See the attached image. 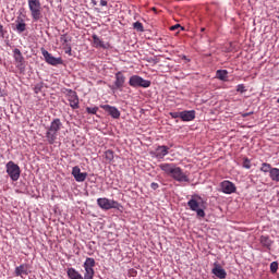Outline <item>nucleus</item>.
I'll list each match as a JSON object with an SVG mask.
<instances>
[{"instance_id": "a878e982", "label": "nucleus", "mask_w": 279, "mask_h": 279, "mask_svg": "<svg viewBox=\"0 0 279 279\" xmlns=\"http://www.w3.org/2000/svg\"><path fill=\"white\" fill-rule=\"evenodd\" d=\"M216 76L218 80H221L222 82H227L228 80V71L226 70H219L216 72Z\"/></svg>"}, {"instance_id": "f704fd0d", "label": "nucleus", "mask_w": 279, "mask_h": 279, "mask_svg": "<svg viewBox=\"0 0 279 279\" xmlns=\"http://www.w3.org/2000/svg\"><path fill=\"white\" fill-rule=\"evenodd\" d=\"M0 38H5V31L3 28V25L0 23Z\"/></svg>"}, {"instance_id": "2eb2a0df", "label": "nucleus", "mask_w": 279, "mask_h": 279, "mask_svg": "<svg viewBox=\"0 0 279 279\" xmlns=\"http://www.w3.org/2000/svg\"><path fill=\"white\" fill-rule=\"evenodd\" d=\"M72 174L77 182H84L87 179L88 173H82L80 166L72 168Z\"/></svg>"}, {"instance_id": "aec40b11", "label": "nucleus", "mask_w": 279, "mask_h": 279, "mask_svg": "<svg viewBox=\"0 0 279 279\" xmlns=\"http://www.w3.org/2000/svg\"><path fill=\"white\" fill-rule=\"evenodd\" d=\"M125 80H126V77L124 76V74H122V72H117V73H116L114 87H116V88H122V87H124Z\"/></svg>"}, {"instance_id": "4468645a", "label": "nucleus", "mask_w": 279, "mask_h": 279, "mask_svg": "<svg viewBox=\"0 0 279 279\" xmlns=\"http://www.w3.org/2000/svg\"><path fill=\"white\" fill-rule=\"evenodd\" d=\"M100 107L112 118L118 119L121 117V112L119 111V109H117V107H113L112 105H100Z\"/></svg>"}, {"instance_id": "423d86ee", "label": "nucleus", "mask_w": 279, "mask_h": 279, "mask_svg": "<svg viewBox=\"0 0 279 279\" xmlns=\"http://www.w3.org/2000/svg\"><path fill=\"white\" fill-rule=\"evenodd\" d=\"M83 266L85 269L83 279H94L96 260L93 257H87Z\"/></svg>"}, {"instance_id": "473e14b6", "label": "nucleus", "mask_w": 279, "mask_h": 279, "mask_svg": "<svg viewBox=\"0 0 279 279\" xmlns=\"http://www.w3.org/2000/svg\"><path fill=\"white\" fill-rule=\"evenodd\" d=\"M88 114H97L98 107H86Z\"/></svg>"}, {"instance_id": "37998d69", "label": "nucleus", "mask_w": 279, "mask_h": 279, "mask_svg": "<svg viewBox=\"0 0 279 279\" xmlns=\"http://www.w3.org/2000/svg\"><path fill=\"white\" fill-rule=\"evenodd\" d=\"M277 104H279V98H278V100H277Z\"/></svg>"}, {"instance_id": "ea45409f", "label": "nucleus", "mask_w": 279, "mask_h": 279, "mask_svg": "<svg viewBox=\"0 0 279 279\" xmlns=\"http://www.w3.org/2000/svg\"><path fill=\"white\" fill-rule=\"evenodd\" d=\"M108 4V1L107 0H100V5L101 7H107Z\"/></svg>"}, {"instance_id": "2f4dec72", "label": "nucleus", "mask_w": 279, "mask_h": 279, "mask_svg": "<svg viewBox=\"0 0 279 279\" xmlns=\"http://www.w3.org/2000/svg\"><path fill=\"white\" fill-rule=\"evenodd\" d=\"M242 166H243V168H245V169H251V168H252V163H251L250 158H244V159H243V162H242Z\"/></svg>"}, {"instance_id": "e433bc0d", "label": "nucleus", "mask_w": 279, "mask_h": 279, "mask_svg": "<svg viewBox=\"0 0 279 279\" xmlns=\"http://www.w3.org/2000/svg\"><path fill=\"white\" fill-rule=\"evenodd\" d=\"M72 52V47L70 45V43L66 44V47H65V54H71Z\"/></svg>"}, {"instance_id": "6ab92c4d", "label": "nucleus", "mask_w": 279, "mask_h": 279, "mask_svg": "<svg viewBox=\"0 0 279 279\" xmlns=\"http://www.w3.org/2000/svg\"><path fill=\"white\" fill-rule=\"evenodd\" d=\"M196 118V111H181V120L183 122H192Z\"/></svg>"}, {"instance_id": "f257e3e1", "label": "nucleus", "mask_w": 279, "mask_h": 279, "mask_svg": "<svg viewBox=\"0 0 279 279\" xmlns=\"http://www.w3.org/2000/svg\"><path fill=\"white\" fill-rule=\"evenodd\" d=\"M159 168L167 174H169L177 182H190V175L182 168L175 166V163L163 162L159 165Z\"/></svg>"}, {"instance_id": "f3484780", "label": "nucleus", "mask_w": 279, "mask_h": 279, "mask_svg": "<svg viewBox=\"0 0 279 279\" xmlns=\"http://www.w3.org/2000/svg\"><path fill=\"white\" fill-rule=\"evenodd\" d=\"M14 274L16 277L28 276L29 271H28L27 264H20V266H16Z\"/></svg>"}, {"instance_id": "bb28decb", "label": "nucleus", "mask_w": 279, "mask_h": 279, "mask_svg": "<svg viewBox=\"0 0 279 279\" xmlns=\"http://www.w3.org/2000/svg\"><path fill=\"white\" fill-rule=\"evenodd\" d=\"M106 162H112L114 160V151L111 149L105 150Z\"/></svg>"}, {"instance_id": "c85d7f7f", "label": "nucleus", "mask_w": 279, "mask_h": 279, "mask_svg": "<svg viewBox=\"0 0 279 279\" xmlns=\"http://www.w3.org/2000/svg\"><path fill=\"white\" fill-rule=\"evenodd\" d=\"M44 85H45L44 82H39L35 84L34 86L35 95H39V93H43Z\"/></svg>"}, {"instance_id": "cd10ccee", "label": "nucleus", "mask_w": 279, "mask_h": 279, "mask_svg": "<svg viewBox=\"0 0 279 279\" xmlns=\"http://www.w3.org/2000/svg\"><path fill=\"white\" fill-rule=\"evenodd\" d=\"M270 179L275 182H279V168H271Z\"/></svg>"}, {"instance_id": "f8f14e48", "label": "nucleus", "mask_w": 279, "mask_h": 279, "mask_svg": "<svg viewBox=\"0 0 279 279\" xmlns=\"http://www.w3.org/2000/svg\"><path fill=\"white\" fill-rule=\"evenodd\" d=\"M220 187L222 192L226 193L227 195H231L236 191V185H234L233 182H230V180H223L220 183Z\"/></svg>"}, {"instance_id": "a211bd4d", "label": "nucleus", "mask_w": 279, "mask_h": 279, "mask_svg": "<svg viewBox=\"0 0 279 279\" xmlns=\"http://www.w3.org/2000/svg\"><path fill=\"white\" fill-rule=\"evenodd\" d=\"M92 38L94 40V47H96V49H108V45L102 41V39H100L97 34H93Z\"/></svg>"}, {"instance_id": "9b49d317", "label": "nucleus", "mask_w": 279, "mask_h": 279, "mask_svg": "<svg viewBox=\"0 0 279 279\" xmlns=\"http://www.w3.org/2000/svg\"><path fill=\"white\" fill-rule=\"evenodd\" d=\"M41 54L44 56L45 60L49 65L57 66L63 64L62 58H56L54 56L50 54V52H48V50H46L45 48H41Z\"/></svg>"}, {"instance_id": "f03ea898", "label": "nucleus", "mask_w": 279, "mask_h": 279, "mask_svg": "<svg viewBox=\"0 0 279 279\" xmlns=\"http://www.w3.org/2000/svg\"><path fill=\"white\" fill-rule=\"evenodd\" d=\"M63 123L61 122L60 118H54V120L50 123V126L47 129L46 138L48 144H56L58 138V133L62 130Z\"/></svg>"}, {"instance_id": "c9c22d12", "label": "nucleus", "mask_w": 279, "mask_h": 279, "mask_svg": "<svg viewBox=\"0 0 279 279\" xmlns=\"http://www.w3.org/2000/svg\"><path fill=\"white\" fill-rule=\"evenodd\" d=\"M171 118H182V112H169Z\"/></svg>"}, {"instance_id": "79ce46f5", "label": "nucleus", "mask_w": 279, "mask_h": 279, "mask_svg": "<svg viewBox=\"0 0 279 279\" xmlns=\"http://www.w3.org/2000/svg\"><path fill=\"white\" fill-rule=\"evenodd\" d=\"M183 59H184V60H187L186 56H183Z\"/></svg>"}, {"instance_id": "5701e85b", "label": "nucleus", "mask_w": 279, "mask_h": 279, "mask_svg": "<svg viewBox=\"0 0 279 279\" xmlns=\"http://www.w3.org/2000/svg\"><path fill=\"white\" fill-rule=\"evenodd\" d=\"M16 31L22 33V32H25L26 31V23L24 20H22V17H17L16 21Z\"/></svg>"}, {"instance_id": "b1692460", "label": "nucleus", "mask_w": 279, "mask_h": 279, "mask_svg": "<svg viewBox=\"0 0 279 279\" xmlns=\"http://www.w3.org/2000/svg\"><path fill=\"white\" fill-rule=\"evenodd\" d=\"M70 41H72V37L68 36V34H62L60 36V43L63 45L64 49H66L68 44H70Z\"/></svg>"}, {"instance_id": "0eeeda50", "label": "nucleus", "mask_w": 279, "mask_h": 279, "mask_svg": "<svg viewBox=\"0 0 279 279\" xmlns=\"http://www.w3.org/2000/svg\"><path fill=\"white\" fill-rule=\"evenodd\" d=\"M97 204L101 209H119L121 207V204L117 203V201H113L111 198H107L106 196L97 198Z\"/></svg>"}, {"instance_id": "412c9836", "label": "nucleus", "mask_w": 279, "mask_h": 279, "mask_svg": "<svg viewBox=\"0 0 279 279\" xmlns=\"http://www.w3.org/2000/svg\"><path fill=\"white\" fill-rule=\"evenodd\" d=\"M259 243L264 248L271 250V246L274 244V241H271L269 235H262L259 239Z\"/></svg>"}, {"instance_id": "58836bf2", "label": "nucleus", "mask_w": 279, "mask_h": 279, "mask_svg": "<svg viewBox=\"0 0 279 279\" xmlns=\"http://www.w3.org/2000/svg\"><path fill=\"white\" fill-rule=\"evenodd\" d=\"M180 27H181V25H173V26H170V31H177Z\"/></svg>"}, {"instance_id": "1a4fd4ad", "label": "nucleus", "mask_w": 279, "mask_h": 279, "mask_svg": "<svg viewBox=\"0 0 279 279\" xmlns=\"http://www.w3.org/2000/svg\"><path fill=\"white\" fill-rule=\"evenodd\" d=\"M65 98L70 101L72 109H80V96L72 88H66Z\"/></svg>"}, {"instance_id": "9d476101", "label": "nucleus", "mask_w": 279, "mask_h": 279, "mask_svg": "<svg viewBox=\"0 0 279 279\" xmlns=\"http://www.w3.org/2000/svg\"><path fill=\"white\" fill-rule=\"evenodd\" d=\"M13 58H14L15 65L19 69V71L20 72H25V69H26L25 58L22 54L20 48H14Z\"/></svg>"}, {"instance_id": "ddd939ff", "label": "nucleus", "mask_w": 279, "mask_h": 279, "mask_svg": "<svg viewBox=\"0 0 279 279\" xmlns=\"http://www.w3.org/2000/svg\"><path fill=\"white\" fill-rule=\"evenodd\" d=\"M169 149L170 147H168V145H158L154 150V155L156 158L162 159L169 155Z\"/></svg>"}, {"instance_id": "c756f323", "label": "nucleus", "mask_w": 279, "mask_h": 279, "mask_svg": "<svg viewBox=\"0 0 279 279\" xmlns=\"http://www.w3.org/2000/svg\"><path fill=\"white\" fill-rule=\"evenodd\" d=\"M133 28H135V31L137 32H144V26L141 21H136L135 23H133Z\"/></svg>"}, {"instance_id": "4c0bfd02", "label": "nucleus", "mask_w": 279, "mask_h": 279, "mask_svg": "<svg viewBox=\"0 0 279 279\" xmlns=\"http://www.w3.org/2000/svg\"><path fill=\"white\" fill-rule=\"evenodd\" d=\"M150 187L151 190H158L159 184L157 182H151Z\"/></svg>"}, {"instance_id": "72a5a7b5", "label": "nucleus", "mask_w": 279, "mask_h": 279, "mask_svg": "<svg viewBox=\"0 0 279 279\" xmlns=\"http://www.w3.org/2000/svg\"><path fill=\"white\" fill-rule=\"evenodd\" d=\"M236 90H238V93L243 94V93H246V87H245V85H244L243 83H240V84L236 86Z\"/></svg>"}, {"instance_id": "dca6fc26", "label": "nucleus", "mask_w": 279, "mask_h": 279, "mask_svg": "<svg viewBox=\"0 0 279 279\" xmlns=\"http://www.w3.org/2000/svg\"><path fill=\"white\" fill-rule=\"evenodd\" d=\"M211 272L214 274V276L218 277L219 279H226L227 277V271L225 270V268H222V266H220V264H216Z\"/></svg>"}, {"instance_id": "a19ab883", "label": "nucleus", "mask_w": 279, "mask_h": 279, "mask_svg": "<svg viewBox=\"0 0 279 279\" xmlns=\"http://www.w3.org/2000/svg\"><path fill=\"white\" fill-rule=\"evenodd\" d=\"M0 96H3V94H2V88L0 87Z\"/></svg>"}, {"instance_id": "7ed1b4c3", "label": "nucleus", "mask_w": 279, "mask_h": 279, "mask_svg": "<svg viewBox=\"0 0 279 279\" xmlns=\"http://www.w3.org/2000/svg\"><path fill=\"white\" fill-rule=\"evenodd\" d=\"M187 206L192 211H196L197 217H206V214L204 211V208H206L204 198L202 196H193L189 202Z\"/></svg>"}, {"instance_id": "20e7f679", "label": "nucleus", "mask_w": 279, "mask_h": 279, "mask_svg": "<svg viewBox=\"0 0 279 279\" xmlns=\"http://www.w3.org/2000/svg\"><path fill=\"white\" fill-rule=\"evenodd\" d=\"M28 10L33 17V21H39L43 19V4L40 0H27Z\"/></svg>"}, {"instance_id": "393cba45", "label": "nucleus", "mask_w": 279, "mask_h": 279, "mask_svg": "<svg viewBox=\"0 0 279 279\" xmlns=\"http://www.w3.org/2000/svg\"><path fill=\"white\" fill-rule=\"evenodd\" d=\"M271 163H268L267 161H264L262 163V168H260V171L263 173H269V177L271 178Z\"/></svg>"}, {"instance_id": "7c9ffc66", "label": "nucleus", "mask_w": 279, "mask_h": 279, "mask_svg": "<svg viewBox=\"0 0 279 279\" xmlns=\"http://www.w3.org/2000/svg\"><path fill=\"white\" fill-rule=\"evenodd\" d=\"M278 268H279V264L277 263V260H274V262L270 264V270L272 271V274H277Z\"/></svg>"}, {"instance_id": "39448f33", "label": "nucleus", "mask_w": 279, "mask_h": 279, "mask_svg": "<svg viewBox=\"0 0 279 279\" xmlns=\"http://www.w3.org/2000/svg\"><path fill=\"white\" fill-rule=\"evenodd\" d=\"M7 173L9 174L10 179L13 181H16L21 177V168L19 163H15L14 161L10 160L7 162Z\"/></svg>"}, {"instance_id": "6e6552de", "label": "nucleus", "mask_w": 279, "mask_h": 279, "mask_svg": "<svg viewBox=\"0 0 279 279\" xmlns=\"http://www.w3.org/2000/svg\"><path fill=\"white\" fill-rule=\"evenodd\" d=\"M129 85H131V87L148 88V87H150L151 82L149 80H144V77L135 74L130 77Z\"/></svg>"}, {"instance_id": "4be33fe9", "label": "nucleus", "mask_w": 279, "mask_h": 279, "mask_svg": "<svg viewBox=\"0 0 279 279\" xmlns=\"http://www.w3.org/2000/svg\"><path fill=\"white\" fill-rule=\"evenodd\" d=\"M66 274L70 279H84V276L75 268H68Z\"/></svg>"}]
</instances>
